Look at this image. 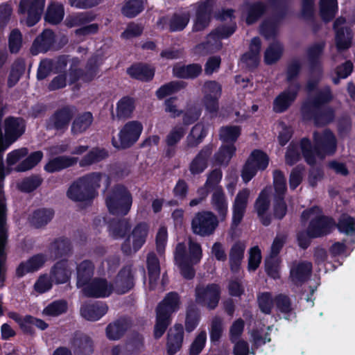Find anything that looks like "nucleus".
I'll list each match as a JSON object with an SVG mask.
<instances>
[{
  "instance_id": "1",
  "label": "nucleus",
  "mask_w": 355,
  "mask_h": 355,
  "mask_svg": "<svg viewBox=\"0 0 355 355\" xmlns=\"http://www.w3.org/2000/svg\"><path fill=\"white\" fill-rule=\"evenodd\" d=\"M334 98L329 86L318 89L315 95L309 96L303 103L301 112L306 120H313L316 125H324L331 122L334 118L333 109L327 106Z\"/></svg>"
},
{
  "instance_id": "2",
  "label": "nucleus",
  "mask_w": 355,
  "mask_h": 355,
  "mask_svg": "<svg viewBox=\"0 0 355 355\" xmlns=\"http://www.w3.org/2000/svg\"><path fill=\"white\" fill-rule=\"evenodd\" d=\"M314 150L310 140L303 138L301 140V150L305 161L309 165L315 164V155L322 159L326 155L334 154L337 148V141L335 135L328 129L322 132L313 133Z\"/></svg>"
},
{
  "instance_id": "3",
  "label": "nucleus",
  "mask_w": 355,
  "mask_h": 355,
  "mask_svg": "<svg viewBox=\"0 0 355 355\" xmlns=\"http://www.w3.org/2000/svg\"><path fill=\"white\" fill-rule=\"evenodd\" d=\"M321 212V209L315 206L302 213V221L306 222L310 220V223L306 231L301 232L297 234L300 244H306L313 238L324 236L335 228V223L333 219L322 215Z\"/></svg>"
},
{
  "instance_id": "4",
  "label": "nucleus",
  "mask_w": 355,
  "mask_h": 355,
  "mask_svg": "<svg viewBox=\"0 0 355 355\" xmlns=\"http://www.w3.org/2000/svg\"><path fill=\"white\" fill-rule=\"evenodd\" d=\"M103 174L91 173L76 181L68 189L67 196L73 201H86L95 196L96 190L100 187Z\"/></svg>"
},
{
  "instance_id": "5",
  "label": "nucleus",
  "mask_w": 355,
  "mask_h": 355,
  "mask_svg": "<svg viewBox=\"0 0 355 355\" xmlns=\"http://www.w3.org/2000/svg\"><path fill=\"white\" fill-rule=\"evenodd\" d=\"M180 308V298L177 293H170L159 304L156 309V324L154 335L159 338L171 323V315Z\"/></svg>"
},
{
  "instance_id": "6",
  "label": "nucleus",
  "mask_w": 355,
  "mask_h": 355,
  "mask_svg": "<svg viewBox=\"0 0 355 355\" xmlns=\"http://www.w3.org/2000/svg\"><path fill=\"white\" fill-rule=\"evenodd\" d=\"M201 257L200 245H177L175 261L184 278H193L194 276L193 265L198 263Z\"/></svg>"
},
{
  "instance_id": "7",
  "label": "nucleus",
  "mask_w": 355,
  "mask_h": 355,
  "mask_svg": "<svg viewBox=\"0 0 355 355\" xmlns=\"http://www.w3.org/2000/svg\"><path fill=\"white\" fill-rule=\"evenodd\" d=\"M106 205L110 214L125 216L132 204V197L128 189L122 184L113 187L105 198Z\"/></svg>"
},
{
  "instance_id": "8",
  "label": "nucleus",
  "mask_w": 355,
  "mask_h": 355,
  "mask_svg": "<svg viewBox=\"0 0 355 355\" xmlns=\"http://www.w3.org/2000/svg\"><path fill=\"white\" fill-rule=\"evenodd\" d=\"M25 121L22 118L9 116L5 119L4 130L5 141L3 134L0 141V179L4 177V166L3 163V152L19 137H20L25 131Z\"/></svg>"
},
{
  "instance_id": "9",
  "label": "nucleus",
  "mask_w": 355,
  "mask_h": 355,
  "mask_svg": "<svg viewBox=\"0 0 355 355\" xmlns=\"http://www.w3.org/2000/svg\"><path fill=\"white\" fill-rule=\"evenodd\" d=\"M80 64V61L78 58H75L71 60V64L68 71L69 84H73L79 80L88 83L97 76L99 72L97 56H92L87 60L85 69L79 68Z\"/></svg>"
},
{
  "instance_id": "10",
  "label": "nucleus",
  "mask_w": 355,
  "mask_h": 355,
  "mask_svg": "<svg viewBox=\"0 0 355 355\" xmlns=\"http://www.w3.org/2000/svg\"><path fill=\"white\" fill-rule=\"evenodd\" d=\"M219 225L217 215L211 211L197 212L191 223V230L194 234L207 237L214 234Z\"/></svg>"
},
{
  "instance_id": "11",
  "label": "nucleus",
  "mask_w": 355,
  "mask_h": 355,
  "mask_svg": "<svg viewBox=\"0 0 355 355\" xmlns=\"http://www.w3.org/2000/svg\"><path fill=\"white\" fill-rule=\"evenodd\" d=\"M236 26L235 24L230 26H218L212 31L207 37L205 42H202L196 46V49L198 53L202 55L208 53H213L220 50L222 47V42L220 40L226 38L232 35Z\"/></svg>"
},
{
  "instance_id": "12",
  "label": "nucleus",
  "mask_w": 355,
  "mask_h": 355,
  "mask_svg": "<svg viewBox=\"0 0 355 355\" xmlns=\"http://www.w3.org/2000/svg\"><path fill=\"white\" fill-rule=\"evenodd\" d=\"M143 130L142 124L138 121L126 123L119 133V138H112V144L117 148H128L132 146L139 138Z\"/></svg>"
},
{
  "instance_id": "13",
  "label": "nucleus",
  "mask_w": 355,
  "mask_h": 355,
  "mask_svg": "<svg viewBox=\"0 0 355 355\" xmlns=\"http://www.w3.org/2000/svg\"><path fill=\"white\" fill-rule=\"evenodd\" d=\"M220 297V288L215 284L200 285L196 288V301L209 309H215Z\"/></svg>"
},
{
  "instance_id": "14",
  "label": "nucleus",
  "mask_w": 355,
  "mask_h": 355,
  "mask_svg": "<svg viewBox=\"0 0 355 355\" xmlns=\"http://www.w3.org/2000/svg\"><path fill=\"white\" fill-rule=\"evenodd\" d=\"M268 157L261 150H254L242 170V178L244 182H249L257 173V170H264L268 164Z\"/></svg>"
},
{
  "instance_id": "15",
  "label": "nucleus",
  "mask_w": 355,
  "mask_h": 355,
  "mask_svg": "<svg viewBox=\"0 0 355 355\" xmlns=\"http://www.w3.org/2000/svg\"><path fill=\"white\" fill-rule=\"evenodd\" d=\"M44 6L45 0H21L19 12L26 15V24L33 26L40 19Z\"/></svg>"
},
{
  "instance_id": "16",
  "label": "nucleus",
  "mask_w": 355,
  "mask_h": 355,
  "mask_svg": "<svg viewBox=\"0 0 355 355\" xmlns=\"http://www.w3.org/2000/svg\"><path fill=\"white\" fill-rule=\"evenodd\" d=\"M250 193L248 189H243L236 194L232 205L231 231H234L241 223L248 207Z\"/></svg>"
},
{
  "instance_id": "17",
  "label": "nucleus",
  "mask_w": 355,
  "mask_h": 355,
  "mask_svg": "<svg viewBox=\"0 0 355 355\" xmlns=\"http://www.w3.org/2000/svg\"><path fill=\"white\" fill-rule=\"evenodd\" d=\"M214 148L213 144H207L193 158L189 166V170L193 175L202 173L208 167V162Z\"/></svg>"
},
{
  "instance_id": "18",
  "label": "nucleus",
  "mask_w": 355,
  "mask_h": 355,
  "mask_svg": "<svg viewBox=\"0 0 355 355\" xmlns=\"http://www.w3.org/2000/svg\"><path fill=\"white\" fill-rule=\"evenodd\" d=\"M114 286L105 279H94L83 288L85 296L106 297L114 291Z\"/></svg>"
},
{
  "instance_id": "19",
  "label": "nucleus",
  "mask_w": 355,
  "mask_h": 355,
  "mask_svg": "<svg viewBox=\"0 0 355 355\" xmlns=\"http://www.w3.org/2000/svg\"><path fill=\"white\" fill-rule=\"evenodd\" d=\"M284 1L285 0H267L266 3L257 1L251 4L248 9L246 23L248 24H254L267 11L269 7L274 9L281 8Z\"/></svg>"
},
{
  "instance_id": "20",
  "label": "nucleus",
  "mask_w": 355,
  "mask_h": 355,
  "mask_svg": "<svg viewBox=\"0 0 355 355\" xmlns=\"http://www.w3.org/2000/svg\"><path fill=\"white\" fill-rule=\"evenodd\" d=\"M189 12H175L169 19L163 17L157 21V25H164L168 24V29L171 32L182 31L185 28L190 21Z\"/></svg>"
},
{
  "instance_id": "21",
  "label": "nucleus",
  "mask_w": 355,
  "mask_h": 355,
  "mask_svg": "<svg viewBox=\"0 0 355 355\" xmlns=\"http://www.w3.org/2000/svg\"><path fill=\"white\" fill-rule=\"evenodd\" d=\"M76 111V109L73 106H66L57 110L51 118L53 128L62 132L65 131Z\"/></svg>"
},
{
  "instance_id": "22",
  "label": "nucleus",
  "mask_w": 355,
  "mask_h": 355,
  "mask_svg": "<svg viewBox=\"0 0 355 355\" xmlns=\"http://www.w3.org/2000/svg\"><path fill=\"white\" fill-rule=\"evenodd\" d=\"M302 61L299 58H293L288 63L285 73L287 87L300 91L301 84L298 81V78L302 69Z\"/></svg>"
},
{
  "instance_id": "23",
  "label": "nucleus",
  "mask_w": 355,
  "mask_h": 355,
  "mask_svg": "<svg viewBox=\"0 0 355 355\" xmlns=\"http://www.w3.org/2000/svg\"><path fill=\"white\" fill-rule=\"evenodd\" d=\"M270 205V191L263 189L255 201L254 209L262 224L265 226L269 225L271 223V218L267 214Z\"/></svg>"
},
{
  "instance_id": "24",
  "label": "nucleus",
  "mask_w": 355,
  "mask_h": 355,
  "mask_svg": "<svg viewBox=\"0 0 355 355\" xmlns=\"http://www.w3.org/2000/svg\"><path fill=\"white\" fill-rule=\"evenodd\" d=\"M299 92L294 88L286 87L275 98L273 110L277 113H282L287 110L297 98Z\"/></svg>"
},
{
  "instance_id": "25",
  "label": "nucleus",
  "mask_w": 355,
  "mask_h": 355,
  "mask_svg": "<svg viewBox=\"0 0 355 355\" xmlns=\"http://www.w3.org/2000/svg\"><path fill=\"white\" fill-rule=\"evenodd\" d=\"M311 271L312 264L311 262H295L291 268L290 278L293 284L300 285L309 278Z\"/></svg>"
},
{
  "instance_id": "26",
  "label": "nucleus",
  "mask_w": 355,
  "mask_h": 355,
  "mask_svg": "<svg viewBox=\"0 0 355 355\" xmlns=\"http://www.w3.org/2000/svg\"><path fill=\"white\" fill-rule=\"evenodd\" d=\"M134 286V275L130 266L123 268L117 275L114 290L116 293L123 294Z\"/></svg>"
},
{
  "instance_id": "27",
  "label": "nucleus",
  "mask_w": 355,
  "mask_h": 355,
  "mask_svg": "<svg viewBox=\"0 0 355 355\" xmlns=\"http://www.w3.org/2000/svg\"><path fill=\"white\" fill-rule=\"evenodd\" d=\"M185 133L186 129L181 125H176L170 130L164 139L166 157L171 158L175 155L176 145L183 138Z\"/></svg>"
},
{
  "instance_id": "28",
  "label": "nucleus",
  "mask_w": 355,
  "mask_h": 355,
  "mask_svg": "<svg viewBox=\"0 0 355 355\" xmlns=\"http://www.w3.org/2000/svg\"><path fill=\"white\" fill-rule=\"evenodd\" d=\"M55 42V35L51 30H44L34 40L31 48V52L33 55H37L39 53H45L49 51Z\"/></svg>"
},
{
  "instance_id": "29",
  "label": "nucleus",
  "mask_w": 355,
  "mask_h": 355,
  "mask_svg": "<svg viewBox=\"0 0 355 355\" xmlns=\"http://www.w3.org/2000/svg\"><path fill=\"white\" fill-rule=\"evenodd\" d=\"M47 259L44 254H36L31 257L26 261L21 262L16 270V274L21 277L30 272H35L41 269Z\"/></svg>"
},
{
  "instance_id": "30",
  "label": "nucleus",
  "mask_w": 355,
  "mask_h": 355,
  "mask_svg": "<svg viewBox=\"0 0 355 355\" xmlns=\"http://www.w3.org/2000/svg\"><path fill=\"white\" fill-rule=\"evenodd\" d=\"M213 209L217 212L218 218L224 220L227 215L228 202L222 187H216L211 198Z\"/></svg>"
},
{
  "instance_id": "31",
  "label": "nucleus",
  "mask_w": 355,
  "mask_h": 355,
  "mask_svg": "<svg viewBox=\"0 0 355 355\" xmlns=\"http://www.w3.org/2000/svg\"><path fill=\"white\" fill-rule=\"evenodd\" d=\"M107 306L103 302L86 303L80 308L81 315L87 320L96 321L107 311Z\"/></svg>"
},
{
  "instance_id": "32",
  "label": "nucleus",
  "mask_w": 355,
  "mask_h": 355,
  "mask_svg": "<svg viewBox=\"0 0 355 355\" xmlns=\"http://www.w3.org/2000/svg\"><path fill=\"white\" fill-rule=\"evenodd\" d=\"M184 330L181 324H175L168 334L167 348L169 354H174L179 351L183 342Z\"/></svg>"
},
{
  "instance_id": "33",
  "label": "nucleus",
  "mask_w": 355,
  "mask_h": 355,
  "mask_svg": "<svg viewBox=\"0 0 355 355\" xmlns=\"http://www.w3.org/2000/svg\"><path fill=\"white\" fill-rule=\"evenodd\" d=\"M202 66L197 63L187 65L177 64L173 68V76L182 79H194L202 73Z\"/></svg>"
},
{
  "instance_id": "34",
  "label": "nucleus",
  "mask_w": 355,
  "mask_h": 355,
  "mask_svg": "<svg viewBox=\"0 0 355 355\" xmlns=\"http://www.w3.org/2000/svg\"><path fill=\"white\" fill-rule=\"evenodd\" d=\"M78 161V157L61 155L49 160L44 169L49 173H55L76 165Z\"/></svg>"
},
{
  "instance_id": "35",
  "label": "nucleus",
  "mask_w": 355,
  "mask_h": 355,
  "mask_svg": "<svg viewBox=\"0 0 355 355\" xmlns=\"http://www.w3.org/2000/svg\"><path fill=\"white\" fill-rule=\"evenodd\" d=\"M324 46L325 44L324 42H318L311 46L307 49L310 70L313 73L317 72L319 75L322 73V69L318 58L322 55Z\"/></svg>"
},
{
  "instance_id": "36",
  "label": "nucleus",
  "mask_w": 355,
  "mask_h": 355,
  "mask_svg": "<svg viewBox=\"0 0 355 355\" xmlns=\"http://www.w3.org/2000/svg\"><path fill=\"white\" fill-rule=\"evenodd\" d=\"M93 120L92 114L89 112H83L76 116L71 123V135L76 136L86 132L92 124Z\"/></svg>"
},
{
  "instance_id": "37",
  "label": "nucleus",
  "mask_w": 355,
  "mask_h": 355,
  "mask_svg": "<svg viewBox=\"0 0 355 355\" xmlns=\"http://www.w3.org/2000/svg\"><path fill=\"white\" fill-rule=\"evenodd\" d=\"M51 278L57 284L67 282L71 277V271L67 261L57 262L51 270Z\"/></svg>"
},
{
  "instance_id": "38",
  "label": "nucleus",
  "mask_w": 355,
  "mask_h": 355,
  "mask_svg": "<svg viewBox=\"0 0 355 355\" xmlns=\"http://www.w3.org/2000/svg\"><path fill=\"white\" fill-rule=\"evenodd\" d=\"M94 265L87 260L81 262L77 267V286L83 288L89 283L94 274Z\"/></svg>"
},
{
  "instance_id": "39",
  "label": "nucleus",
  "mask_w": 355,
  "mask_h": 355,
  "mask_svg": "<svg viewBox=\"0 0 355 355\" xmlns=\"http://www.w3.org/2000/svg\"><path fill=\"white\" fill-rule=\"evenodd\" d=\"M127 73L132 78L149 81L154 76V71L149 66L142 63H137L132 65L127 69Z\"/></svg>"
},
{
  "instance_id": "40",
  "label": "nucleus",
  "mask_w": 355,
  "mask_h": 355,
  "mask_svg": "<svg viewBox=\"0 0 355 355\" xmlns=\"http://www.w3.org/2000/svg\"><path fill=\"white\" fill-rule=\"evenodd\" d=\"M235 152L236 147L234 144L222 145L214 155V164L227 166Z\"/></svg>"
},
{
  "instance_id": "41",
  "label": "nucleus",
  "mask_w": 355,
  "mask_h": 355,
  "mask_svg": "<svg viewBox=\"0 0 355 355\" xmlns=\"http://www.w3.org/2000/svg\"><path fill=\"white\" fill-rule=\"evenodd\" d=\"M7 207L1 185H0V244L8 242Z\"/></svg>"
},
{
  "instance_id": "42",
  "label": "nucleus",
  "mask_w": 355,
  "mask_h": 355,
  "mask_svg": "<svg viewBox=\"0 0 355 355\" xmlns=\"http://www.w3.org/2000/svg\"><path fill=\"white\" fill-rule=\"evenodd\" d=\"M147 267L149 276V287L155 288L160 275L159 261L154 253H149L147 257Z\"/></svg>"
},
{
  "instance_id": "43",
  "label": "nucleus",
  "mask_w": 355,
  "mask_h": 355,
  "mask_svg": "<svg viewBox=\"0 0 355 355\" xmlns=\"http://www.w3.org/2000/svg\"><path fill=\"white\" fill-rule=\"evenodd\" d=\"M135 101L129 96L123 97L116 105V115L118 119H125L131 117L135 110Z\"/></svg>"
},
{
  "instance_id": "44",
  "label": "nucleus",
  "mask_w": 355,
  "mask_h": 355,
  "mask_svg": "<svg viewBox=\"0 0 355 355\" xmlns=\"http://www.w3.org/2000/svg\"><path fill=\"white\" fill-rule=\"evenodd\" d=\"M284 52L282 44L277 40L272 42L266 49L264 53V61L267 64H272L277 62L282 57Z\"/></svg>"
},
{
  "instance_id": "45",
  "label": "nucleus",
  "mask_w": 355,
  "mask_h": 355,
  "mask_svg": "<svg viewBox=\"0 0 355 355\" xmlns=\"http://www.w3.org/2000/svg\"><path fill=\"white\" fill-rule=\"evenodd\" d=\"M205 136L206 131L204 125L200 123L196 124L187 137V146L188 148L197 147Z\"/></svg>"
},
{
  "instance_id": "46",
  "label": "nucleus",
  "mask_w": 355,
  "mask_h": 355,
  "mask_svg": "<svg viewBox=\"0 0 355 355\" xmlns=\"http://www.w3.org/2000/svg\"><path fill=\"white\" fill-rule=\"evenodd\" d=\"M107 156L108 153L105 149L95 148L91 150L80 160L79 165L80 167L90 166L103 160Z\"/></svg>"
},
{
  "instance_id": "47",
  "label": "nucleus",
  "mask_w": 355,
  "mask_h": 355,
  "mask_svg": "<svg viewBox=\"0 0 355 355\" xmlns=\"http://www.w3.org/2000/svg\"><path fill=\"white\" fill-rule=\"evenodd\" d=\"M25 69L24 60L19 58L13 62L8 78L7 84L8 87H12L18 83L21 76L24 74Z\"/></svg>"
},
{
  "instance_id": "48",
  "label": "nucleus",
  "mask_w": 355,
  "mask_h": 355,
  "mask_svg": "<svg viewBox=\"0 0 355 355\" xmlns=\"http://www.w3.org/2000/svg\"><path fill=\"white\" fill-rule=\"evenodd\" d=\"M54 212L51 209H39L35 211L31 218V223L36 228L46 225L53 218Z\"/></svg>"
},
{
  "instance_id": "49",
  "label": "nucleus",
  "mask_w": 355,
  "mask_h": 355,
  "mask_svg": "<svg viewBox=\"0 0 355 355\" xmlns=\"http://www.w3.org/2000/svg\"><path fill=\"white\" fill-rule=\"evenodd\" d=\"M187 85V83L182 80L171 81L160 87L156 92V96L159 99H162L166 96L184 89Z\"/></svg>"
},
{
  "instance_id": "50",
  "label": "nucleus",
  "mask_w": 355,
  "mask_h": 355,
  "mask_svg": "<svg viewBox=\"0 0 355 355\" xmlns=\"http://www.w3.org/2000/svg\"><path fill=\"white\" fill-rule=\"evenodd\" d=\"M338 228L340 232L351 236V242L355 243V218L347 214L341 215L338 223Z\"/></svg>"
},
{
  "instance_id": "51",
  "label": "nucleus",
  "mask_w": 355,
  "mask_h": 355,
  "mask_svg": "<svg viewBox=\"0 0 355 355\" xmlns=\"http://www.w3.org/2000/svg\"><path fill=\"white\" fill-rule=\"evenodd\" d=\"M64 17V8L62 4L51 3L48 6L45 20L51 24H59Z\"/></svg>"
},
{
  "instance_id": "52",
  "label": "nucleus",
  "mask_w": 355,
  "mask_h": 355,
  "mask_svg": "<svg viewBox=\"0 0 355 355\" xmlns=\"http://www.w3.org/2000/svg\"><path fill=\"white\" fill-rule=\"evenodd\" d=\"M352 34L347 27H341L336 31V44L338 51L347 49L351 46Z\"/></svg>"
},
{
  "instance_id": "53",
  "label": "nucleus",
  "mask_w": 355,
  "mask_h": 355,
  "mask_svg": "<svg viewBox=\"0 0 355 355\" xmlns=\"http://www.w3.org/2000/svg\"><path fill=\"white\" fill-rule=\"evenodd\" d=\"M130 225L127 219L113 220L110 224V233L115 239L125 236Z\"/></svg>"
},
{
  "instance_id": "54",
  "label": "nucleus",
  "mask_w": 355,
  "mask_h": 355,
  "mask_svg": "<svg viewBox=\"0 0 355 355\" xmlns=\"http://www.w3.org/2000/svg\"><path fill=\"white\" fill-rule=\"evenodd\" d=\"M148 231L149 226L147 223L144 222L138 223L130 236L133 244H144L148 235Z\"/></svg>"
},
{
  "instance_id": "55",
  "label": "nucleus",
  "mask_w": 355,
  "mask_h": 355,
  "mask_svg": "<svg viewBox=\"0 0 355 355\" xmlns=\"http://www.w3.org/2000/svg\"><path fill=\"white\" fill-rule=\"evenodd\" d=\"M241 134V128L239 126H223L220 129L219 137L225 143L232 144L236 141Z\"/></svg>"
},
{
  "instance_id": "56",
  "label": "nucleus",
  "mask_w": 355,
  "mask_h": 355,
  "mask_svg": "<svg viewBox=\"0 0 355 355\" xmlns=\"http://www.w3.org/2000/svg\"><path fill=\"white\" fill-rule=\"evenodd\" d=\"M67 309L68 304L65 300H56L48 304L44 309L42 313L46 316L55 317L65 313Z\"/></svg>"
},
{
  "instance_id": "57",
  "label": "nucleus",
  "mask_w": 355,
  "mask_h": 355,
  "mask_svg": "<svg viewBox=\"0 0 355 355\" xmlns=\"http://www.w3.org/2000/svg\"><path fill=\"white\" fill-rule=\"evenodd\" d=\"M337 10V0H320V15L325 21L331 20Z\"/></svg>"
},
{
  "instance_id": "58",
  "label": "nucleus",
  "mask_w": 355,
  "mask_h": 355,
  "mask_svg": "<svg viewBox=\"0 0 355 355\" xmlns=\"http://www.w3.org/2000/svg\"><path fill=\"white\" fill-rule=\"evenodd\" d=\"M144 0H130L121 9L123 15L127 17L132 18L144 10Z\"/></svg>"
},
{
  "instance_id": "59",
  "label": "nucleus",
  "mask_w": 355,
  "mask_h": 355,
  "mask_svg": "<svg viewBox=\"0 0 355 355\" xmlns=\"http://www.w3.org/2000/svg\"><path fill=\"white\" fill-rule=\"evenodd\" d=\"M279 21L275 19H266L261 26V34L266 39L275 38L278 33Z\"/></svg>"
},
{
  "instance_id": "60",
  "label": "nucleus",
  "mask_w": 355,
  "mask_h": 355,
  "mask_svg": "<svg viewBox=\"0 0 355 355\" xmlns=\"http://www.w3.org/2000/svg\"><path fill=\"white\" fill-rule=\"evenodd\" d=\"M127 329V324L123 320H119L110 324L106 329V334L110 340H118Z\"/></svg>"
},
{
  "instance_id": "61",
  "label": "nucleus",
  "mask_w": 355,
  "mask_h": 355,
  "mask_svg": "<svg viewBox=\"0 0 355 355\" xmlns=\"http://www.w3.org/2000/svg\"><path fill=\"white\" fill-rule=\"evenodd\" d=\"M43 153L42 151H35L31 153L17 166V171L23 172L33 168L41 161Z\"/></svg>"
},
{
  "instance_id": "62",
  "label": "nucleus",
  "mask_w": 355,
  "mask_h": 355,
  "mask_svg": "<svg viewBox=\"0 0 355 355\" xmlns=\"http://www.w3.org/2000/svg\"><path fill=\"white\" fill-rule=\"evenodd\" d=\"M94 19V17L89 12H80L71 16L67 19L68 27H78L87 25Z\"/></svg>"
},
{
  "instance_id": "63",
  "label": "nucleus",
  "mask_w": 355,
  "mask_h": 355,
  "mask_svg": "<svg viewBox=\"0 0 355 355\" xmlns=\"http://www.w3.org/2000/svg\"><path fill=\"white\" fill-rule=\"evenodd\" d=\"M199 312L196 306L192 304L188 307L185 322L186 330L191 332L198 326L199 322Z\"/></svg>"
},
{
  "instance_id": "64",
  "label": "nucleus",
  "mask_w": 355,
  "mask_h": 355,
  "mask_svg": "<svg viewBox=\"0 0 355 355\" xmlns=\"http://www.w3.org/2000/svg\"><path fill=\"white\" fill-rule=\"evenodd\" d=\"M273 184L275 196H284L286 191V180L282 171L275 170L273 172Z\"/></svg>"
}]
</instances>
